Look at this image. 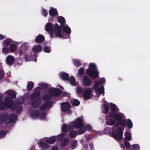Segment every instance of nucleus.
Listing matches in <instances>:
<instances>
[{
	"label": "nucleus",
	"instance_id": "1",
	"mask_svg": "<svg viewBox=\"0 0 150 150\" xmlns=\"http://www.w3.org/2000/svg\"><path fill=\"white\" fill-rule=\"evenodd\" d=\"M109 115L110 118H113L117 121L119 125L124 127L127 125V128L129 129H131L133 127V123L130 119H128L127 120H122V116L118 113L110 112Z\"/></svg>",
	"mask_w": 150,
	"mask_h": 150
},
{
	"label": "nucleus",
	"instance_id": "2",
	"mask_svg": "<svg viewBox=\"0 0 150 150\" xmlns=\"http://www.w3.org/2000/svg\"><path fill=\"white\" fill-rule=\"evenodd\" d=\"M62 29L63 32L68 35L70 34L71 32L70 28L67 25H65V24L60 26L57 23L54 27V30L55 32V35L60 38H64L63 35L61 33V29Z\"/></svg>",
	"mask_w": 150,
	"mask_h": 150
},
{
	"label": "nucleus",
	"instance_id": "3",
	"mask_svg": "<svg viewBox=\"0 0 150 150\" xmlns=\"http://www.w3.org/2000/svg\"><path fill=\"white\" fill-rule=\"evenodd\" d=\"M123 136V130L121 127L115 129L111 133V136L117 141H121Z\"/></svg>",
	"mask_w": 150,
	"mask_h": 150
},
{
	"label": "nucleus",
	"instance_id": "4",
	"mask_svg": "<svg viewBox=\"0 0 150 150\" xmlns=\"http://www.w3.org/2000/svg\"><path fill=\"white\" fill-rule=\"evenodd\" d=\"M55 25L56 23L54 25L52 23H48L46 25L45 30L49 33L50 35L52 38L56 36L55 35V36L53 35L54 33L55 35L54 29Z\"/></svg>",
	"mask_w": 150,
	"mask_h": 150
},
{
	"label": "nucleus",
	"instance_id": "5",
	"mask_svg": "<svg viewBox=\"0 0 150 150\" xmlns=\"http://www.w3.org/2000/svg\"><path fill=\"white\" fill-rule=\"evenodd\" d=\"M86 74L91 79L98 78L99 72L97 70H93L91 69L86 70Z\"/></svg>",
	"mask_w": 150,
	"mask_h": 150
},
{
	"label": "nucleus",
	"instance_id": "6",
	"mask_svg": "<svg viewBox=\"0 0 150 150\" xmlns=\"http://www.w3.org/2000/svg\"><path fill=\"white\" fill-rule=\"evenodd\" d=\"M73 126L77 128H81L84 126V124L83 122L82 118L79 117L74 120L72 122Z\"/></svg>",
	"mask_w": 150,
	"mask_h": 150
},
{
	"label": "nucleus",
	"instance_id": "7",
	"mask_svg": "<svg viewBox=\"0 0 150 150\" xmlns=\"http://www.w3.org/2000/svg\"><path fill=\"white\" fill-rule=\"evenodd\" d=\"M41 90V88L39 87L35 88L33 90L34 92L30 96V98L32 100H33L39 97L41 95L40 92Z\"/></svg>",
	"mask_w": 150,
	"mask_h": 150
},
{
	"label": "nucleus",
	"instance_id": "8",
	"mask_svg": "<svg viewBox=\"0 0 150 150\" xmlns=\"http://www.w3.org/2000/svg\"><path fill=\"white\" fill-rule=\"evenodd\" d=\"M48 92L52 93L53 96L59 97L60 96L62 93V91L59 88H51L48 90Z\"/></svg>",
	"mask_w": 150,
	"mask_h": 150
},
{
	"label": "nucleus",
	"instance_id": "9",
	"mask_svg": "<svg viewBox=\"0 0 150 150\" xmlns=\"http://www.w3.org/2000/svg\"><path fill=\"white\" fill-rule=\"evenodd\" d=\"M53 104L52 101H45L40 107V110L41 111H44L46 109L50 108Z\"/></svg>",
	"mask_w": 150,
	"mask_h": 150
},
{
	"label": "nucleus",
	"instance_id": "10",
	"mask_svg": "<svg viewBox=\"0 0 150 150\" xmlns=\"http://www.w3.org/2000/svg\"><path fill=\"white\" fill-rule=\"evenodd\" d=\"M70 105L69 103L65 102L62 103L61 106V110L64 112H67L69 114L71 113L70 110Z\"/></svg>",
	"mask_w": 150,
	"mask_h": 150
},
{
	"label": "nucleus",
	"instance_id": "11",
	"mask_svg": "<svg viewBox=\"0 0 150 150\" xmlns=\"http://www.w3.org/2000/svg\"><path fill=\"white\" fill-rule=\"evenodd\" d=\"M91 88H89L88 89H86L84 91L83 96V98L85 100L91 98L92 96Z\"/></svg>",
	"mask_w": 150,
	"mask_h": 150
},
{
	"label": "nucleus",
	"instance_id": "12",
	"mask_svg": "<svg viewBox=\"0 0 150 150\" xmlns=\"http://www.w3.org/2000/svg\"><path fill=\"white\" fill-rule=\"evenodd\" d=\"M82 84L84 86H89L91 85V80L88 76L84 75L83 76Z\"/></svg>",
	"mask_w": 150,
	"mask_h": 150
},
{
	"label": "nucleus",
	"instance_id": "13",
	"mask_svg": "<svg viewBox=\"0 0 150 150\" xmlns=\"http://www.w3.org/2000/svg\"><path fill=\"white\" fill-rule=\"evenodd\" d=\"M15 57L12 55H9L6 58V63L9 66L13 65L15 63Z\"/></svg>",
	"mask_w": 150,
	"mask_h": 150
},
{
	"label": "nucleus",
	"instance_id": "14",
	"mask_svg": "<svg viewBox=\"0 0 150 150\" xmlns=\"http://www.w3.org/2000/svg\"><path fill=\"white\" fill-rule=\"evenodd\" d=\"M4 102L7 108L9 109L11 108V106L13 103L12 99L8 97H6L4 98Z\"/></svg>",
	"mask_w": 150,
	"mask_h": 150
},
{
	"label": "nucleus",
	"instance_id": "15",
	"mask_svg": "<svg viewBox=\"0 0 150 150\" xmlns=\"http://www.w3.org/2000/svg\"><path fill=\"white\" fill-rule=\"evenodd\" d=\"M18 116L16 115L12 114L9 115L8 117V120L9 123H14L17 120Z\"/></svg>",
	"mask_w": 150,
	"mask_h": 150
},
{
	"label": "nucleus",
	"instance_id": "16",
	"mask_svg": "<svg viewBox=\"0 0 150 150\" xmlns=\"http://www.w3.org/2000/svg\"><path fill=\"white\" fill-rule=\"evenodd\" d=\"M56 141V137L55 136L51 137L48 139H45V142L47 144H52Z\"/></svg>",
	"mask_w": 150,
	"mask_h": 150
},
{
	"label": "nucleus",
	"instance_id": "17",
	"mask_svg": "<svg viewBox=\"0 0 150 150\" xmlns=\"http://www.w3.org/2000/svg\"><path fill=\"white\" fill-rule=\"evenodd\" d=\"M40 104V100L39 98L34 99L32 103V107L34 108H38Z\"/></svg>",
	"mask_w": 150,
	"mask_h": 150
},
{
	"label": "nucleus",
	"instance_id": "18",
	"mask_svg": "<svg viewBox=\"0 0 150 150\" xmlns=\"http://www.w3.org/2000/svg\"><path fill=\"white\" fill-rule=\"evenodd\" d=\"M110 110L113 112V113H115L119 111V109L116 106V105L112 103H110Z\"/></svg>",
	"mask_w": 150,
	"mask_h": 150
},
{
	"label": "nucleus",
	"instance_id": "19",
	"mask_svg": "<svg viewBox=\"0 0 150 150\" xmlns=\"http://www.w3.org/2000/svg\"><path fill=\"white\" fill-rule=\"evenodd\" d=\"M44 36L41 34H39L37 36L35 39V41L37 43H41L45 40Z\"/></svg>",
	"mask_w": 150,
	"mask_h": 150
},
{
	"label": "nucleus",
	"instance_id": "20",
	"mask_svg": "<svg viewBox=\"0 0 150 150\" xmlns=\"http://www.w3.org/2000/svg\"><path fill=\"white\" fill-rule=\"evenodd\" d=\"M42 49V47L41 46L39 45H36L33 47L32 51L35 53H38L41 51Z\"/></svg>",
	"mask_w": 150,
	"mask_h": 150
},
{
	"label": "nucleus",
	"instance_id": "21",
	"mask_svg": "<svg viewBox=\"0 0 150 150\" xmlns=\"http://www.w3.org/2000/svg\"><path fill=\"white\" fill-rule=\"evenodd\" d=\"M49 14L52 17H54L58 14L57 10L53 8H51L49 11Z\"/></svg>",
	"mask_w": 150,
	"mask_h": 150
},
{
	"label": "nucleus",
	"instance_id": "22",
	"mask_svg": "<svg viewBox=\"0 0 150 150\" xmlns=\"http://www.w3.org/2000/svg\"><path fill=\"white\" fill-rule=\"evenodd\" d=\"M53 97L52 93L46 94L43 95V99L46 101H50Z\"/></svg>",
	"mask_w": 150,
	"mask_h": 150
},
{
	"label": "nucleus",
	"instance_id": "23",
	"mask_svg": "<svg viewBox=\"0 0 150 150\" xmlns=\"http://www.w3.org/2000/svg\"><path fill=\"white\" fill-rule=\"evenodd\" d=\"M60 78L63 80L65 81L69 79V75L68 74L63 72L60 74Z\"/></svg>",
	"mask_w": 150,
	"mask_h": 150
},
{
	"label": "nucleus",
	"instance_id": "24",
	"mask_svg": "<svg viewBox=\"0 0 150 150\" xmlns=\"http://www.w3.org/2000/svg\"><path fill=\"white\" fill-rule=\"evenodd\" d=\"M8 114L4 113L0 115V123H2L5 121L8 117Z\"/></svg>",
	"mask_w": 150,
	"mask_h": 150
},
{
	"label": "nucleus",
	"instance_id": "25",
	"mask_svg": "<svg viewBox=\"0 0 150 150\" xmlns=\"http://www.w3.org/2000/svg\"><path fill=\"white\" fill-rule=\"evenodd\" d=\"M6 94L13 99L15 98L16 97V93L12 90L7 91H6Z\"/></svg>",
	"mask_w": 150,
	"mask_h": 150
},
{
	"label": "nucleus",
	"instance_id": "26",
	"mask_svg": "<svg viewBox=\"0 0 150 150\" xmlns=\"http://www.w3.org/2000/svg\"><path fill=\"white\" fill-rule=\"evenodd\" d=\"M39 146L42 149H47L49 147L48 144L44 142L40 141L39 143Z\"/></svg>",
	"mask_w": 150,
	"mask_h": 150
},
{
	"label": "nucleus",
	"instance_id": "27",
	"mask_svg": "<svg viewBox=\"0 0 150 150\" xmlns=\"http://www.w3.org/2000/svg\"><path fill=\"white\" fill-rule=\"evenodd\" d=\"M58 22L60 23V26L65 24V20L64 18L61 16H59L57 19Z\"/></svg>",
	"mask_w": 150,
	"mask_h": 150
},
{
	"label": "nucleus",
	"instance_id": "28",
	"mask_svg": "<svg viewBox=\"0 0 150 150\" xmlns=\"http://www.w3.org/2000/svg\"><path fill=\"white\" fill-rule=\"evenodd\" d=\"M70 128V126L66 124H64L62 127V131L64 133L66 132Z\"/></svg>",
	"mask_w": 150,
	"mask_h": 150
},
{
	"label": "nucleus",
	"instance_id": "29",
	"mask_svg": "<svg viewBox=\"0 0 150 150\" xmlns=\"http://www.w3.org/2000/svg\"><path fill=\"white\" fill-rule=\"evenodd\" d=\"M12 40L9 38H7L4 40L3 43L6 46H9L12 43Z\"/></svg>",
	"mask_w": 150,
	"mask_h": 150
},
{
	"label": "nucleus",
	"instance_id": "30",
	"mask_svg": "<svg viewBox=\"0 0 150 150\" xmlns=\"http://www.w3.org/2000/svg\"><path fill=\"white\" fill-rule=\"evenodd\" d=\"M34 83L32 81L28 82L27 85V90L28 91H30L32 89L34 85Z\"/></svg>",
	"mask_w": 150,
	"mask_h": 150
},
{
	"label": "nucleus",
	"instance_id": "31",
	"mask_svg": "<svg viewBox=\"0 0 150 150\" xmlns=\"http://www.w3.org/2000/svg\"><path fill=\"white\" fill-rule=\"evenodd\" d=\"M96 93L98 94V93L101 94L104 92V88L103 86H102L100 87L95 89Z\"/></svg>",
	"mask_w": 150,
	"mask_h": 150
},
{
	"label": "nucleus",
	"instance_id": "32",
	"mask_svg": "<svg viewBox=\"0 0 150 150\" xmlns=\"http://www.w3.org/2000/svg\"><path fill=\"white\" fill-rule=\"evenodd\" d=\"M40 115V113L37 110H36L30 113L31 116L35 118L39 117Z\"/></svg>",
	"mask_w": 150,
	"mask_h": 150
},
{
	"label": "nucleus",
	"instance_id": "33",
	"mask_svg": "<svg viewBox=\"0 0 150 150\" xmlns=\"http://www.w3.org/2000/svg\"><path fill=\"white\" fill-rule=\"evenodd\" d=\"M77 134V132L76 130H72L69 133V136L71 138H75Z\"/></svg>",
	"mask_w": 150,
	"mask_h": 150
},
{
	"label": "nucleus",
	"instance_id": "34",
	"mask_svg": "<svg viewBox=\"0 0 150 150\" xmlns=\"http://www.w3.org/2000/svg\"><path fill=\"white\" fill-rule=\"evenodd\" d=\"M69 83L73 86H75L76 84V83L75 81V78L72 76H71L70 78H69Z\"/></svg>",
	"mask_w": 150,
	"mask_h": 150
},
{
	"label": "nucleus",
	"instance_id": "35",
	"mask_svg": "<svg viewBox=\"0 0 150 150\" xmlns=\"http://www.w3.org/2000/svg\"><path fill=\"white\" fill-rule=\"evenodd\" d=\"M116 123L115 120L112 118L107 121L106 124L110 126H112L115 125Z\"/></svg>",
	"mask_w": 150,
	"mask_h": 150
},
{
	"label": "nucleus",
	"instance_id": "36",
	"mask_svg": "<svg viewBox=\"0 0 150 150\" xmlns=\"http://www.w3.org/2000/svg\"><path fill=\"white\" fill-rule=\"evenodd\" d=\"M17 49V46L15 44H11L10 47V50L12 52H15Z\"/></svg>",
	"mask_w": 150,
	"mask_h": 150
},
{
	"label": "nucleus",
	"instance_id": "37",
	"mask_svg": "<svg viewBox=\"0 0 150 150\" xmlns=\"http://www.w3.org/2000/svg\"><path fill=\"white\" fill-rule=\"evenodd\" d=\"M104 107V110L102 111V113L104 114H106L109 110V107L107 104H105L103 105Z\"/></svg>",
	"mask_w": 150,
	"mask_h": 150
},
{
	"label": "nucleus",
	"instance_id": "38",
	"mask_svg": "<svg viewBox=\"0 0 150 150\" xmlns=\"http://www.w3.org/2000/svg\"><path fill=\"white\" fill-rule=\"evenodd\" d=\"M6 106L4 101L0 103V110H4L6 109Z\"/></svg>",
	"mask_w": 150,
	"mask_h": 150
},
{
	"label": "nucleus",
	"instance_id": "39",
	"mask_svg": "<svg viewBox=\"0 0 150 150\" xmlns=\"http://www.w3.org/2000/svg\"><path fill=\"white\" fill-rule=\"evenodd\" d=\"M89 68L88 69H91L93 70H97V67L96 65L93 63H90L88 66Z\"/></svg>",
	"mask_w": 150,
	"mask_h": 150
},
{
	"label": "nucleus",
	"instance_id": "40",
	"mask_svg": "<svg viewBox=\"0 0 150 150\" xmlns=\"http://www.w3.org/2000/svg\"><path fill=\"white\" fill-rule=\"evenodd\" d=\"M39 86L40 88L42 89H46L47 88L48 86L47 83H40L39 84Z\"/></svg>",
	"mask_w": 150,
	"mask_h": 150
},
{
	"label": "nucleus",
	"instance_id": "41",
	"mask_svg": "<svg viewBox=\"0 0 150 150\" xmlns=\"http://www.w3.org/2000/svg\"><path fill=\"white\" fill-rule=\"evenodd\" d=\"M125 136L126 139L128 141H130L131 140V134L129 132H126L125 134Z\"/></svg>",
	"mask_w": 150,
	"mask_h": 150
},
{
	"label": "nucleus",
	"instance_id": "42",
	"mask_svg": "<svg viewBox=\"0 0 150 150\" xmlns=\"http://www.w3.org/2000/svg\"><path fill=\"white\" fill-rule=\"evenodd\" d=\"M77 144V141L76 140L74 139L71 141V148L72 149L74 148Z\"/></svg>",
	"mask_w": 150,
	"mask_h": 150
},
{
	"label": "nucleus",
	"instance_id": "43",
	"mask_svg": "<svg viewBox=\"0 0 150 150\" xmlns=\"http://www.w3.org/2000/svg\"><path fill=\"white\" fill-rule=\"evenodd\" d=\"M79 129L78 132V134L81 135L84 133L86 132V129L84 128V126L82 128H79Z\"/></svg>",
	"mask_w": 150,
	"mask_h": 150
},
{
	"label": "nucleus",
	"instance_id": "44",
	"mask_svg": "<svg viewBox=\"0 0 150 150\" xmlns=\"http://www.w3.org/2000/svg\"><path fill=\"white\" fill-rule=\"evenodd\" d=\"M69 142V140L67 139H64L63 140L61 143V146L63 147L66 146L68 143Z\"/></svg>",
	"mask_w": 150,
	"mask_h": 150
},
{
	"label": "nucleus",
	"instance_id": "45",
	"mask_svg": "<svg viewBox=\"0 0 150 150\" xmlns=\"http://www.w3.org/2000/svg\"><path fill=\"white\" fill-rule=\"evenodd\" d=\"M132 148L133 150H140V147L138 144H133L132 145Z\"/></svg>",
	"mask_w": 150,
	"mask_h": 150
},
{
	"label": "nucleus",
	"instance_id": "46",
	"mask_svg": "<svg viewBox=\"0 0 150 150\" xmlns=\"http://www.w3.org/2000/svg\"><path fill=\"white\" fill-rule=\"evenodd\" d=\"M80 103L79 101L76 99H75L74 100L72 103V105L74 106H78Z\"/></svg>",
	"mask_w": 150,
	"mask_h": 150
},
{
	"label": "nucleus",
	"instance_id": "47",
	"mask_svg": "<svg viewBox=\"0 0 150 150\" xmlns=\"http://www.w3.org/2000/svg\"><path fill=\"white\" fill-rule=\"evenodd\" d=\"M65 135L64 134H59L58 136H55L56 137V140L60 141L64 137Z\"/></svg>",
	"mask_w": 150,
	"mask_h": 150
},
{
	"label": "nucleus",
	"instance_id": "48",
	"mask_svg": "<svg viewBox=\"0 0 150 150\" xmlns=\"http://www.w3.org/2000/svg\"><path fill=\"white\" fill-rule=\"evenodd\" d=\"M84 69L83 67L80 68L78 70V74L80 76L82 75L84 73Z\"/></svg>",
	"mask_w": 150,
	"mask_h": 150
},
{
	"label": "nucleus",
	"instance_id": "49",
	"mask_svg": "<svg viewBox=\"0 0 150 150\" xmlns=\"http://www.w3.org/2000/svg\"><path fill=\"white\" fill-rule=\"evenodd\" d=\"M7 133L4 130H2L0 131V138L4 137Z\"/></svg>",
	"mask_w": 150,
	"mask_h": 150
},
{
	"label": "nucleus",
	"instance_id": "50",
	"mask_svg": "<svg viewBox=\"0 0 150 150\" xmlns=\"http://www.w3.org/2000/svg\"><path fill=\"white\" fill-rule=\"evenodd\" d=\"M51 47L49 46H46L44 48V51L45 52L49 53L51 51Z\"/></svg>",
	"mask_w": 150,
	"mask_h": 150
},
{
	"label": "nucleus",
	"instance_id": "51",
	"mask_svg": "<svg viewBox=\"0 0 150 150\" xmlns=\"http://www.w3.org/2000/svg\"><path fill=\"white\" fill-rule=\"evenodd\" d=\"M46 116V113L45 112H42L40 113V115L39 117H40L41 119H43L45 118Z\"/></svg>",
	"mask_w": 150,
	"mask_h": 150
},
{
	"label": "nucleus",
	"instance_id": "52",
	"mask_svg": "<svg viewBox=\"0 0 150 150\" xmlns=\"http://www.w3.org/2000/svg\"><path fill=\"white\" fill-rule=\"evenodd\" d=\"M73 63L77 67H79L81 64L79 61L77 59L74 60Z\"/></svg>",
	"mask_w": 150,
	"mask_h": 150
},
{
	"label": "nucleus",
	"instance_id": "53",
	"mask_svg": "<svg viewBox=\"0 0 150 150\" xmlns=\"http://www.w3.org/2000/svg\"><path fill=\"white\" fill-rule=\"evenodd\" d=\"M23 110V107L22 106H18L16 109V112L17 113H20Z\"/></svg>",
	"mask_w": 150,
	"mask_h": 150
},
{
	"label": "nucleus",
	"instance_id": "54",
	"mask_svg": "<svg viewBox=\"0 0 150 150\" xmlns=\"http://www.w3.org/2000/svg\"><path fill=\"white\" fill-rule=\"evenodd\" d=\"M100 84L99 81H97L95 82L94 86V90L95 89H97L98 88L99 85Z\"/></svg>",
	"mask_w": 150,
	"mask_h": 150
},
{
	"label": "nucleus",
	"instance_id": "55",
	"mask_svg": "<svg viewBox=\"0 0 150 150\" xmlns=\"http://www.w3.org/2000/svg\"><path fill=\"white\" fill-rule=\"evenodd\" d=\"M4 72L3 69H0V80H1L4 77Z\"/></svg>",
	"mask_w": 150,
	"mask_h": 150
},
{
	"label": "nucleus",
	"instance_id": "56",
	"mask_svg": "<svg viewBox=\"0 0 150 150\" xmlns=\"http://www.w3.org/2000/svg\"><path fill=\"white\" fill-rule=\"evenodd\" d=\"M124 144L126 147L129 148L130 147L131 145L130 143L125 140L124 141Z\"/></svg>",
	"mask_w": 150,
	"mask_h": 150
},
{
	"label": "nucleus",
	"instance_id": "57",
	"mask_svg": "<svg viewBox=\"0 0 150 150\" xmlns=\"http://www.w3.org/2000/svg\"><path fill=\"white\" fill-rule=\"evenodd\" d=\"M84 128L86 129V130L88 131H91L92 130V128L91 126L89 125H86L84 126Z\"/></svg>",
	"mask_w": 150,
	"mask_h": 150
},
{
	"label": "nucleus",
	"instance_id": "58",
	"mask_svg": "<svg viewBox=\"0 0 150 150\" xmlns=\"http://www.w3.org/2000/svg\"><path fill=\"white\" fill-rule=\"evenodd\" d=\"M9 51V48L8 47H4L2 49V52L4 53H8Z\"/></svg>",
	"mask_w": 150,
	"mask_h": 150
},
{
	"label": "nucleus",
	"instance_id": "59",
	"mask_svg": "<svg viewBox=\"0 0 150 150\" xmlns=\"http://www.w3.org/2000/svg\"><path fill=\"white\" fill-rule=\"evenodd\" d=\"M83 90L81 88L79 87L77 88V92L79 94H81L83 92Z\"/></svg>",
	"mask_w": 150,
	"mask_h": 150
},
{
	"label": "nucleus",
	"instance_id": "60",
	"mask_svg": "<svg viewBox=\"0 0 150 150\" xmlns=\"http://www.w3.org/2000/svg\"><path fill=\"white\" fill-rule=\"evenodd\" d=\"M42 10L43 15L44 16H47L48 14L47 12L46 11V9H44L43 8H42Z\"/></svg>",
	"mask_w": 150,
	"mask_h": 150
},
{
	"label": "nucleus",
	"instance_id": "61",
	"mask_svg": "<svg viewBox=\"0 0 150 150\" xmlns=\"http://www.w3.org/2000/svg\"><path fill=\"white\" fill-rule=\"evenodd\" d=\"M24 58L26 61H30V56L27 54L25 55L24 56Z\"/></svg>",
	"mask_w": 150,
	"mask_h": 150
},
{
	"label": "nucleus",
	"instance_id": "62",
	"mask_svg": "<svg viewBox=\"0 0 150 150\" xmlns=\"http://www.w3.org/2000/svg\"><path fill=\"white\" fill-rule=\"evenodd\" d=\"M105 80L104 78H100L99 81L100 84H102L105 81Z\"/></svg>",
	"mask_w": 150,
	"mask_h": 150
},
{
	"label": "nucleus",
	"instance_id": "63",
	"mask_svg": "<svg viewBox=\"0 0 150 150\" xmlns=\"http://www.w3.org/2000/svg\"><path fill=\"white\" fill-rule=\"evenodd\" d=\"M17 106L16 105H13V104L11 106V110L12 111H14L17 109Z\"/></svg>",
	"mask_w": 150,
	"mask_h": 150
},
{
	"label": "nucleus",
	"instance_id": "64",
	"mask_svg": "<svg viewBox=\"0 0 150 150\" xmlns=\"http://www.w3.org/2000/svg\"><path fill=\"white\" fill-rule=\"evenodd\" d=\"M51 150H58V148L57 146H55L52 147Z\"/></svg>",
	"mask_w": 150,
	"mask_h": 150
}]
</instances>
